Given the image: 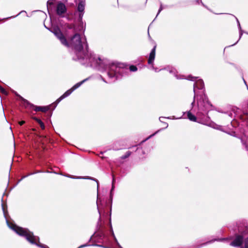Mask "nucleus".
I'll list each match as a JSON object with an SVG mask.
<instances>
[{"label":"nucleus","instance_id":"nucleus-1","mask_svg":"<svg viewBox=\"0 0 248 248\" xmlns=\"http://www.w3.org/2000/svg\"><path fill=\"white\" fill-rule=\"evenodd\" d=\"M22 100L23 101L24 105L30 106L33 110L36 112H41L42 113L41 117L42 120L40 118L34 117L32 118L36 121L38 124H44L45 122L48 123V120L50 119L52 114V111L57 106V103L54 102L51 104L46 106H35L30 103L28 100L21 97Z\"/></svg>","mask_w":248,"mask_h":248},{"label":"nucleus","instance_id":"nucleus-18","mask_svg":"<svg viewBox=\"0 0 248 248\" xmlns=\"http://www.w3.org/2000/svg\"><path fill=\"white\" fill-rule=\"evenodd\" d=\"M156 132H155V133L154 134H152V135H150V136L149 137H148L146 140H142V141H141V143H142V142H144L146 140H147L149 139V138H150L151 137H152V136H153L154 135H155L156 134Z\"/></svg>","mask_w":248,"mask_h":248},{"label":"nucleus","instance_id":"nucleus-24","mask_svg":"<svg viewBox=\"0 0 248 248\" xmlns=\"http://www.w3.org/2000/svg\"><path fill=\"white\" fill-rule=\"evenodd\" d=\"M209 112L208 111V112H207V115H208V114H209Z\"/></svg>","mask_w":248,"mask_h":248},{"label":"nucleus","instance_id":"nucleus-14","mask_svg":"<svg viewBox=\"0 0 248 248\" xmlns=\"http://www.w3.org/2000/svg\"><path fill=\"white\" fill-rule=\"evenodd\" d=\"M129 68L131 72H136L138 70L137 66L134 65H130Z\"/></svg>","mask_w":248,"mask_h":248},{"label":"nucleus","instance_id":"nucleus-6","mask_svg":"<svg viewBox=\"0 0 248 248\" xmlns=\"http://www.w3.org/2000/svg\"><path fill=\"white\" fill-rule=\"evenodd\" d=\"M45 128L46 125H40V126L37 127V128H31V130L34 131L35 132V134L39 137L46 139V141H47V139H46V136L44 135V133H43V131L45 130Z\"/></svg>","mask_w":248,"mask_h":248},{"label":"nucleus","instance_id":"nucleus-8","mask_svg":"<svg viewBox=\"0 0 248 248\" xmlns=\"http://www.w3.org/2000/svg\"><path fill=\"white\" fill-rule=\"evenodd\" d=\"M124 63H111L109 64V69L116 74L117 72H119L118 69L124 68Z\"/></svg>","mask_w":248,"mask_h":248},{"label":"nucleus","instance_id":"nucleus-16","mask_svg":"<svg viewBox=\"0 0 248 248\" xmlns=\"http://www.w3.org/2000/svg\"><path fill=\"white\" fill-rule=\"evenodd\" d=\"M241 248H248V237L244 240V245L242 246Z\"/></svg>","mask_w":248,"mask_h":248},{"label":"nucleus","instance_id":"nucleus-17","mask_svg":"<svg viewBox=\"0 0 248 248\" xmlns=\"http://www.w3.org/2000/svg\"><path fill=\"white\" fill-rule=\"evenodd\" d=\"M68 29H72L75 28V25L74 24H70L67 26Z\"/></svg>","mask_w":248,"mask_h":248},{"label":"nucleus","instance_id":"nucleus-9","mask_svg":"<svg viewBox=\"0 0 248 248\" xmlns=\"http://www.w3.org/2000/svg\"><path fill=\"white\" fill-rule=\"evenodd\" d=\"M66 12V8L65 5L62 2L59 3L57 6V14L59 16H62V14L65 13Z\"/></svg>","mask_w":248,"mask_h":248},{"label":"nucleus","instance_id":"nucleus-4","mask_svg":"<svg viewBox=\"0 0 248 248\" xmlns=\"http://www.w3.org/2000/svg\"><path fill=\"white\" fill-rule=\"evenodd\" d=\"M52 32L56 37L60 40L61 44L63 46H68V40L64 35L61 30L58 27H55L53 29Z\"/></svg>","mask_w":248,"mask_h":248},{"label":"nucleus","instance_id":"nucleus-23","mask_svg":"<svg viewBox=\"0 0 248 248\" xmlns=\"http://www.w3.org/2000/svg\"><path fill=\"white\" fill-rule=\"evenodd\" d=\"M88 179H91V180H93V178H88Z\"/></svg>","mask_w":248,"mask_h":248},{"label":"nucleus","instance_id":"nucleus-13","mask_svg":"<svg viewBox=\"0 0 248 248\" xmlns=\"http://www.w3.org/2000/svg\"><path fill=\"white\" fill-rule=\"evenodd\" d=\"M131 154V152L130 151H127L125 155H123L121 157L122 159H125L127 158H128Z\"/></svg>","mask_w":248,"mask_h":248},{"label":"nucleus","instance_id":"nucleus-2","mask_svg":"<svg viewBox=\"0 0 248 248\" xmlns=\"http://www.w3.org/2000/svg\"><path fill=\"white\" fill-rule=\"evenodd\" d=\"M67 47H71L74 50L78 60H84L88 58V46L87 45L85 50L83 49V44L80 35L75 33L68 40Z\"/></svg>","mask_w":248,"mask_h":248},{"label":"nucleus","instance_id":"nucleus-21","mask_svg":"<svg viewBox=\"0 0 248 248\" xmlns=\"http://www.w3.org/2000/svg\"><path fill=\"white\" fill-rule=\"evenodd\" d=\"M87 245L85 244V245H81L79 247H78V248H83V247H86L87 246Z\"/></svg>","mask_w":248,"mask_h":248},{"label":"nucleus","instance_id":"nucleus-11","mask_svg":"<svg viewBox=\"0 0 248 248\" xmlns=\"http://www.w3.org/2000/svg\"><path fill=\"white\" fill-rule=\"evenodd\" d=\"M78 10L80 13L79 14V17L81 18L82 16L81 13L84 10V4L82 1L79 2L78 6Z\"/></svg>","mask_w":248,"mask_h":248},{"label":"nucleus","instance_id":"nucleus-19","mask_svg":"<svg viewBox=\"0 0 248 248\" xmlns=\"http://www.w3.org/2000/svg\"><path fill=\"white\" fill-rule=\"evenodd\" d=\"M1 92L3 93H6V91L5 90V89L2 88L1 89Z\"/></svg>","mask_w":248,"mask_h":248},{"label":"nucleus","instance_id":"nucleus-20","mask_svg":"<svg viewBox=\"0 0 248 248\" xmlns=\"http://www.w3.org/2000/svg\"><path fill=\"white\" fill-rule=\"evenodd\" d=\"M245 108H248V103L247 104V106ZM246 114L247 115H248V111H247V109L246 110Z\"/></svg>","mask_w":248,"mask_h":248},{"label":"nucleus","instance_id":"nucleus-22","mask_svg":"<svg viewBox=\"0 0 248 248\" xmlns=\"http://www.w3.org/2000/svg\"><path fill=\"white\" fill-rule=\"evenodd\" d=\"M25 123V121H21L18 122V124H24Z\"/></svg>","mask_w":248,"mask_h":248},{"label":"nucleus","instance_id":"nucleus-7","mask_svg":"<svg viewBox=\"0 0 248 248\" xmlns=\"http://www.w3.org/2000/svg\"><path fill=\"white\" fill-rule=\"evenodd\" d=\"M243 237L241 235H237L235 239L231 243L230 245L233 247H242L243 242Z\"/></svg>","mask_w":248,"mask_h":248},{"label":"nucleus","instance_id":"nucleus-10","mask_svg":"<svg viewBox=\"0 0 248 248\" xmlns=\"http://www.w3.org/2000/svg\"><path fill=\"white\" fill-rule=\"evenodd\" d=\"M156 46V44L155 43H154L153 48L150 53L149 57L148 60V63L150 64H152L155 60Z\"/></svg>","mask_w":248,"mask_h":248},{"label":"nucleus","instance_id":"nucleus-15","mask_svg":"<svg viewBox=\"0 0 248 248\" xmlns=\"http://www.w3.org/2000/svg\"><path fill=\"white\" fill-rule=\"evenodd\" d=\"M108 76L111 78L114 77L116 75L115 73L111 71V70H110L109 69L108 71Z\"/></svg>","mask_w":248,"mask_h":248},{"label":"nucleus","instance_id":"nucleus-12","mask_svg":"<svg viewBox=\"0 0 248 248\" xmlns=\"http://www.w3.org/2000/svg\"><path fill=\"white\" fill-rule=\"evenodd\" d=\"M187 117L189 120L192 122H196V117L190 112H188L187 114Z\"/></svg>","mask_w":248,"mask_h":248},{"label":"nucleus","instance_id":"nucleus-3","mask_svg":"<svg viewBox=\"0 0 248 248\" xmlns=\"http://www.w3.org/2000/svg\"><path fill=\"white\" fill-rule=\"evenodd\" d=\"M10 227L19 235L26 238V240L32 244H34L42 248H49L39 241V238L35 236L29 229L19 227L15 224H11Z\"/></svg>","mask_w":248,"mask_h":248},{"label":"nucleus","instance_id":"nucleus-5","mask_svg":"<svg viewBox=\"0 0 248 248\" xmlns=\"http://www.w3.org/2000/svg\"><path fill=\"white\" fill-rule=\"evenodd\" d=\"M87 79H84L83 80L77 83L74 86H73L70 89L65 92L61 97H60L56 101L55 103L57 105L63 98L69 96L75 90L78 88L83 82H84Z\"/></svg>","mask_w":248,"mask_h":248}]
</instances>
